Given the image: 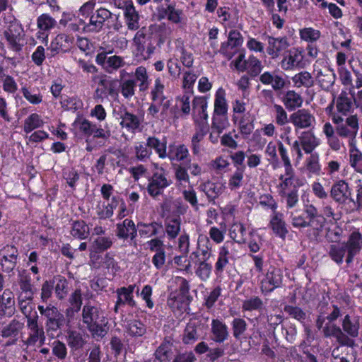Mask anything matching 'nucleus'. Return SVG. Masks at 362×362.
<instances>
[{
    "label": "nucleus",
    "mask_w": 362,
    "mask_h": 362,
    "mask_svg": "<svg viewBox=\"0 0 362 362\" xmlns=\"http://www.w3.org/2000/svg\"><path fill=\"white\" fill-rule=\"evenodd\" d=\"M290 219L293 228H310L317 232L321 231L325 223V218L318 214L317 208L313 204L305 205L302 214L291 212Z\"/></svg>",
    "instance_id": "nucleus-1"
},
{
    "label": "nucleus",
    "mask_w": 362,
    "mask_h": 362,
    "mask_svg": "<svg viewBox=\"0 0 362 362\" xmlns=\"http://www.w3.org/2000/svg\"><path fill=\"white\" fill-rule=\"evenodd\" d=\"M164 90L165 86L163 81L160 77H157L151 90V102L147 110L148 114L153 118H165L168 110L171 105V100H169L164 95Z\"/></svg>",
    "instance_id": "nucleus-2"
},
{
    "label": "nucleus",
    "mask_w": 362,
    "mask_h": 362,
    "mask_svg": "<svg viewBox=\"0 0 362 362\" xmlns=\"http://www.w3.org/2000/svg\"><path fill=\"white\" fill-rule=\"evenodd\" d=\"M82 322L93 337H103L107 333L103 327L107 323L104 313L97 305L85 304L82 308Z\"/></svg>",
    "instance_id": "nucleus-3"
},
{
    "label": "nucleus",
    "mask_w": 362,
    "mask_h": 362,
    "mask_svg": "<svg viewBox=\"0 0 362 362\" xmlns=\"http://www.w3.org/2000/svg\"><path fill=\"white\" fill-rule=\"evenodd\" d=\"M37 309L40 315L45 319V325L47 334L54 338V334L64 326L66 317L56 306L50 303L46 307L39 305Z\"/></svg>",
    "instance_id": "nucleus-4"
},
{
    "label": "nucleus",
    "mask_w": 362,
    "mask_h": 362,
    "mask_svg": "<svg viewBox=\"0 0 362 362\" xmlns=\"http://www.w3.org/2000/svg\"><path fill=\"white\" fill-rule=\"evenodd\" d=\"M119 81L110 77L101 78L96 88L93 98L100 103L109 100V98L116 100L119 96Z\"/></svg>",
    "instance_id": "nucleus-5"
},
{
    "label": "nucleus",
    "mask_w": 362,
    "mask_h": 362,
    "mask_svg": "<svg viewBox=\"0 0 362 362\" xmlns=\"http://www.w3.org/2000/svg\"><path fill=\"white\" fill-rule=\"evenodd\" d=\"M175 185L177 188H186L187 185L190 183V177L188 170L193 176H199L202 174V168L198 163H191L190 160L186 165L182 163L173 164Z\"/></svg>",
    "instance_id": "nucleus-6"
},
{
    "label": "nucleus",
    "mask_w": 362,
    "mask_h": 362,
    "mask_svg": "<svg viewBox=\"0 0 362 362\" xmlns=\"http://www.w3.org/2000/svg\"><path fill=\"white\" fill-rule=\"evenodd\" d=\"M283 272L279 268L270 266L266 272L262 273L260 278V290L267 295L283 285Z\"/></svg>",
    "instance_id": "nucleus-7"
},
{
    "label": "nucleus",
    "mask_w": 362,
    "mask_h": 362,
    "mask_svg": "<svg viewBox=\"0 0 362 362\" xmlns=\"http://www.w3.org/2000/svg\"><path fill=\"white\" fill-rule=\"evenodd\" d=\"M162 172H155L148 180L147 192L148 194L156 198L161 195L163 190L172 184V180L167 177L163 168Z\"/></svg>",
    "instance_id": "nucleus-8"
},
{
    "label": "nucleus",
    "mask_w": 362,
    "mask_h": 362,
    "mask_svg": "<svg viewBox=\"0 0 362 362\" xmlns=\"http://www.w3.org/2000/svg\"><path fill=\"white\" fill-rule=\"evenodd\" d=\"M305 65L303 50L298 47H292L288 49L281 62V66L285 71L303 69Z\"/></svg>",
    "instance_id": "nucleus-9"
},
{
    "label": "nucleus",
    "mask_w": 362,
    "mask_h": 362,
    "mask_svg": "<svg viewBox=\"0 0 362 362\" xmlns=\"http://www.w3.org/2000/svg\"><path fill=\"white\" fill-rule=\"evenodd\" d=\"M330 197L338 204H346L349 202H354L351 189L344 180H340L332 185Z\"/></svg>",
    "instance_id": "nucleus-10"
},
{
    "label": "nucleus",
    "mask_w": 362,
    "mask_h": 362,
    "mask_svg": "<svg viewBox=\"0 0 362 362\" xmlns=\"http://www.w3.org/2000/svg\"><path fill=\"white\" fill-rule=\"evenodd\" d=\"M296 131L302 129H312L315 124V117L308 109H300L289 117Z\"/></svg>",
    "instance_id": "nucleus-11"
},
{
    "label": "nucleus",
    "mask_w": 362,
    "mask_h": 362,
    "mask_svg": "<svg viewBox=\"0 0 362 362\" xmlns=\"http://www.w3.org/2000/svg\"><path fill=\"white\" fill-rule=\"evenodd\" d=\"M207 100L206 97H195L192 101L193 121L195 127L199 125L209 127L207 114Z\"/></svg>",
    "instance_id": "nucleus-12"
},
{
    "label": "nucleus",
    "mask_w": 362,
    "mask_h": 362,
    "mask_svg": "<svg viewBox=\"0 0 362 362\" xmlns=\"http://www.w3.org/2000/svg\"><path fill=\"white\" fill-rule=\"evenodd\" d=\"M116 236L119 240H129L130 244L136 245V238L137 236V225L129 218L116 224Z\"/></svg>",
    "instance_id": "nucleus-13"
},
{
    "label": "nucleus",
    "mask_w": 362,
    "mask_h": 362,
    "mask_svg": "<svg viewBox=\"0 0 362 362\" xmlns=\"http://www.w3.org/2000/svg\"><path fill=\"white\" fill-rule=\"evenodd\" d=\"M232 120L238 126L241 137L247 139L255 129V116L248 111L241 117L232 116Z\"/></svg>",
    "instance_id": "nucleus-14"
},
{
    "label": "nucleus",
    "mask_w": 362,
    "mask_h": 362,
    "mask_svg": "<svg viewBox=\"0 0 362 362\" xmlns=\"http://www.w3.org/2000/svg\"><path fill=\"white\" fill-rule=\"evenodd\" d=\"M343 244L347 250L346 262L349 264L362 249V234L358 230L353 231Z\"/></svg>",
    "instance_id": "nucleus-15"
},
{
    "label": "nucleus",
    "mask_w": 362,
    "mask_h": 362,
    "mask_svg": "<svg viewBox=\"0 0 362 362\" xmlns=\"http://www.w3.org/2000/svg\"><path fill=\"white\" fill-rule=\"evenodd\" d=\"M120 126L131 133H135L141 130V126L144 122V115H135L127 109L120 112Z\"/></svg>",
    "instance_id": "nucleus-16"
},
{
    "label": "nucleus",
    "mask_w": 362,
    "mask_h": 362,
    "mask_svg": "<svg viewBox=\"0 0 362 362\" xmlns=\"http://www.w3.org/2000/svg\"><path fill=\"white\" fill-rule=\"evenodd\" d=\"M112 16V13L105 8H100L90 16V22L85 25L86 32L98 33L104 26L105 22Z\"/></svg>",
    "instance_id": "nucleus-17"
},
{
    "label": "nucleus",
    "mask_w": 362,
    "mask_h": 362,
    "mask_svg": "<svg viewBox=\"0 0 362 362\" xmlns=\"http://www.w3.org/2000/svg\"><path fill=\"white\" fill-rule=\"evenodd\" d=\"M3 253L0 260L2 271L6 273L11 272L16 267L18 259V250L13 245H6L1 250Z\"/></svg>",
    "instance_id": "nucleus-18"
},
{
    "label": "nucleus",
    "mask_w": 362,
    "mask_h": 362,
    "mask_svg": "<svg viewBox=\"0 0 362 362\" xmlns=\"http://www.w3.org/2000/svg\"><path fill=\"white\" fill-rule=\"evenodd\" d=\"M322 332L325 338H335L338 344H354V341L345 334L334 322L328 321L325 323Z\"/></svg>",
    "instance_id": "nucleus-19"
},
{
    "label": "nucleus",
    "mask_w": 362,
    "mask_h": 362,
    "mask_svg": "<svg viewBox=\"0 0 362 362\" xmlns=\"http://www.w3.org/2000/svg\"><path fill=\"white\" fill-rule=\"evenodd\" d=\"M175 341L171 336L165 337L154 352V357L159 362H170L174 356Z\"/></svg>",
    "instance_id": "nucleus-20"
},
{
    "label": "nucleus",
    "mask_w": 362,
    "mask_h": 362,
    "mask_svg": "<svg viewBox=\"0 0 362 362\" xmlns=\"http://www.w3.org/2000/svg\"><path fill=\"white\" fill-rule=\"evenodd\" d=\"M354 346V344H339L332 351V362H355Z\"/></svg>",
    "instance_id": "nucleus-21"
},
{
    "label": "nucleus",
    "mask_w": 362,
    "mask_h": 362,
    "mask_svg": "<svg viewBox=\"0 0 362 362\" xmlns=\"http://www.w3.org/2000/svg\"><path fill=\"white\" fill-rule=\"evenodd\" d=\"M358 121L356 115H351L345 119L344 123L337 126L336 132L338 136L354 139L358 131Z\"/></svg>",
    "instance_id": "nucleus-22"
},
{
    "label": "nucleus",
    "mask_w": 362,
    "mask_h": 362,
    "mask_svg": "<svg viewBox=\"0 0 362 362\" xmlns=\"http://www.w3.org/2000/svg\"><path fill=\"white\" fill-rule=\"evenodd\" d=\"M199 189L206 194L209 202H214L215 199L223 193L226 185L222 182L206 181L200 184Z\"/></svg>",
    "instance_id": "nucleus-23"
},
{
    "label": "nucleus",
    "mask_w": 362,
    "mask_h": 362,
    "mask_svg": "<svg viewBox=\"0 0 362 362\" xmlns=\"http://www.w3.org/2000/svg\"><path fill=\"white\" fill-rule=\"evenodd\" d=\"M209 127L199 125L194 126V133L191 139V149L194 155L197 156L202 151L206 150L204 146V138L209 132Z\"/></svg>",
    "instance_id": "nucleus-24"
},
{
    "label": "nucleus",
    "mask_w": 362,
    "mask_h": 362,
    "mask_svg": "<svg viewBox=\"0 0 362 362\" xmlns=\"http://www.w3.org/2000/svg\"><path fill=\"white\" fill-rule=\"evenodd\" d=\"M73 40L72 36L64 33L59 34L52 40L47 49L50 51L52 57L59 52H65L72 44Z\"/></svg>",
    "instance_id": "nucleus-25"
},
{
    "label": "nucleus",
    "mask_w": 362,
    "mask_h": 362,
    "mask_svg": "<svg viewBox=\"0 0 362 362\" xmlns=\"http://www.w3.org/2000/svg\"><path fill=\"white\" fill-rule=\"evenodd\" d=\"M211 339L218 344L223 343L229 337L228 328L221 319H212L211 324Z\"/></svg>",
    "instance_id": "nucleus-26"
},
{
    "label": "nucleus",
    "mask_w": 362,
    "mask_h": 362,
    "mask_svg": "<svg viewBox=\"0 0 362 362\" xmlns=\"http://www.w3.org/2000/svg\"><path fill=\"white\" fill-rule=\"evenodd\" d=\"M203 324L199 319H191L184 330L182 341L185 344H192L199 338V332Z\"/></svg>",
    "instance_id": "nucleus-27"
},
{
    "label": "nucleus",
    "mask_w": 362,
    "mask_h": 362,
    "mask_svg": "<svg viewBox=\"0 0 362 362\" xmlns=\"http://www.w3.org/2000/svg\"><path fill=\"white\" fill-rule=\"evenodd\" d=\"M259 81L264 85H270L275 91L281 90L286 84L283 75L277 71L264 72L259 76Z\"/></svg>",
    "instance_id": "nucleus-28"
},
{
    "label": "nucleus",
    "mask_w": 362,
    "mask_h": 362,
    "mask_svg": "<svg viewBox=\"0 0 362 362\" xmlns=\"http://www.w3.org/2000/svg\"><path fill=\"white\" fill-rule=\"evenodd\" d=\"M163 230L161 222L153 221L151 223L138 222L137 233L141 238H148L156 236Z\"/></svg>",
    "instance_id": "nucleus-29"
},
{
    "label": "nucleus",
    "mask_w": 362,
    "mask_h": 362,
    "mask_svg": "<svg viewBox=\"0 0 362 362\" xmlns=\"http://www.w3.org/2000/svg\"><path fill=\"white\" fill-rule=\"evenodd\" d=\"M341 329L349 338L358 336L360 329V319L358 316L346 315L342 319Z\"/></svg>",
    "instance_id": "nucleus-30"
},
{
    "label": "nucleus",
    "mask_w": 362,
    "mask_h": 362,
    "mask_svg": "<svg viewBox=\"0 0 362 362\" xmlns=\"http://www.w3.org/2000/svg\"><path fill=\"white\" fill-rule=\"evenodd\" d=\"M135 288V284H130L127 287L123 286L117 288L116 294L118 304H122L123 305H127L131 308L136 307L137 304L133 296Z\"/></svg>",
    "instance_id": "nucleus-31"
},
{
    "label": "nucleus",
    "mask_w": 362,
    "mask_h": 362,
    "mask_svg": "<svg viewBox=\"0 0 362 362\" xmlns=\"http://www.w3.org/2000/svg\"><path fill=\"white\" fill-rule=\"evenodd\" d=\"M192 299V296L172 292L168 298L167 304L173 311L185 310L191 303Z\"/></svg>",
    "instance_id": "nucleus-32"
},
{
    "label": "nucleus",
    "mask_w": 362,
    "mask_h": 362,
    "mask_svg": "<svg viewBox=\"0 0 362 362\" xmlns=\"http://www.w3.org/2000/svg\"><path fill=\"white\" fill-rule=\"evenodd\" d=\"M18 284L20 288L18 294L30 296L35 294L37 289L32 283L30 274L26 270H23L18 273Z\"/></svg>",
    "instance_id": "nucleus-33"
},
{
    "label": "nucleus",
    "mask_w": 362,
    "mask_h": 362,
    "mask_svg": "<svg viewBox=\"0 0 362 362\" xmlns=\"http://www.w3.org/2000/svg\"><path fill=\"white\" fill-rule=\"evenodd\" d=\"M288 46L289 43L286 37H274L268 36L267 53L273 58L277 57L280 52L285 50Z\"/></svg>",
    "instance_id": "nucleus-34"
},
{
    "label": "nucleus",
    "mask_w": 362,
    "mask_h": 362,
    "mask_svg": "<svg viewBox=\"0 0 362 362\" xmlns=\"http://www.w3.org/2000/svg\"><path fill=\"white\" fill-rule=\"evenodd\" d=\"M124 16L129 30H136L139 28V16L132 1L125 4Z\"/></svg>",
    "instance_id": "nucleus-35"
},
{
    "label": "nucleus",
    "mask_w": 362,
    "mask_h": 362,
    "mask_svg": "<svg viewBox=\"0 0 362 362\" xmlns=\"http://www.w3.org/2000/svg\"><path fill=\"white\" fill-rule=\"evenodd\" d=\"M283 216V214L274 211L270 220L269 225L276 235L282 239H285L288 230Z\"/></svg>",
    "instance_id": "nucleus-36"
},
{
    "label": "nucleus",
    "mask_w": 362,
    "mask_h": 362,
    "mask_svg": "<svg viewBox=\"0 0 362 362\" xmlns=\"http://www.w3.org/2000/svg\"><path fill=\"white\" fill-rule=\"evenodd\" d=\"M316 78L323 90H329L334 84L336 75L333 69L325 67L317 71Z\"/></svg>",
    "instance_id": "nucleus-37"
},
{
    "label": "nucleus",
    "mask_w": 362,
    "mask_h": 362,
    "mask_svg": "<svg viewBox=\"0 0 362 362\" xmlns=\"http://www.w3.org/2000/svg\"><path fill=\"white\" fill-rule=\"evenodd\" d=\"M189 156V150L185 144L169 145L167 158H168L171 162H182L187 159Z\"/></svg>",
    "instance_id": "nucleus-38"
},
{
    "label": "nucleus",
    "mask_w": 362,
    "mask_h": 362,
    "mask_svg": "<svg viewBox=\"0 0 362 362\" xmlns=\"http://www.w3.org/2000/svg\"><path fill=\"white\" fill-rule=\"evenodd\" d=\"M298 139L303 150L305 153H313V151L320 145V139L312 132H303Z\"/></svg>",
    "instance_id": "nucleus-39"
},
{
    "label": "nucleus",
    "mask_w": 362,
    "mask_h": 362,
    "mask_svg": "<svg viewBox=\"0 0 362 362\" xmlns=\"http://www.w3.org/2000/svg\"><path fill=\"white\" fill-rule=\"evenodd\" d=\"M303 102L302 96L294 90H288L283 98V103L289 111L295 110L301 107Z\"/></svg>",
    "instance_id": "nucleus-40"
},
{
    "label": "nucleus",
    "mask_w": 362,
    "mask_h": 362,
    "mask_svg": "<svg viewBox=\"0 0 362 362\" xmlns=\"http://www.w3.org/2000/svg\"><path fill=\"white\" fill-rule=\"evenodd\" d=\"M181 228V218L179 216L169 217L165 221V229L168 238L174 240L178 235Z\"/></svg>",
    "instance_id": "nucleus-41"
},
{
    "label": "nucleus",
    "mask_w": 362,
    "mask_h": 362,
    "mask_svg": "<svg viewBox=\"0 0 362 362\" xmlns=\"http://www.w3.org/2000/svg\"><path fill=\"white\" fill-rule=\"evenodd\" d=\"M165 42V39L160 34L151 33L148 37V44L145 45V51L141 54L144 59L149 58L155 52L156 47H160Z\"/></svg>",
    "instance_id": "nucleus-42"
},
{
    "label": "nucleus",
    "mask_w": 362,
    "mask_h": 362,
    "mask_svg": "<svg viewBox=\"0 0 362 362\" xmlns=\"http://www.w3.org/2000/svg\"><path fill=\"white\" fill-rule=\"evenodd\" d=\"M34 296H26L23 294H18L17 296V305L20 311L25 315V317L31 315L34 308L33 304Z\"/></svg>",
    "instance_id": "nucleus-43"
},
{
    "label": "nucleus",
    "mask_w": 362,
    "mask_h": 362,
    "mask_svg": "<svg viewBox=\"0 0 362 362\" xmlns=\"http://www.w3.org/2000/svg\"><path fill=\"white\" fill-rule=\"evenodd\" d=\"M246 229L244 225L240 222L233 223L229 229V235L233 242L238 244L246 243Z\"/></svg>",
    "instance_id": "nucleus-44"
},
{
    "label": "nucleus",
    "mask_w": 362,
    "mask_h": 362,
    "mask_svg": "<svg viewBox=\"0 0 362 362\" xmlns=\"http://www.w3.org/2000/svg\"><path fill=\"white\" fill-rule=\"evenodd\" d=\"M151 30V27H142L136 30L137 31L133 38V42L136 47V50L141 54L145 51V43L148 41V37L151 36V33H149Z\"/></svg>",
    "instance_id": "nucleus-45"
},
{
    "label": "nucleus",
    "mask_w": 362,
    "mask_h": 362,
    "mask_svg": "<svg viewBox=\"0 0 362 362\" xmlns=\"http://www.w3.org/2000/svg\"><path fill=\"white\" fill-rule=\"evenodd\" d=\"M346 253L347 254V250L343 243L331 244L329 247L328 255L332 260L337 264L343 263Z\"/></svg>",
    "instance_id": "nucleus-46"
},
{
    "label": "nucleus",
    "mask_w": 362,
    "mask_h": 362,
    "mask_svg": "<svg viewBox=\"0 0 362 362\" xmlns=\"http://www.w3.org/2000/svg\"><path fill=\"white\" fill-rule=\"evenodd\" d=\"M71 234L75 238L84 240L90 234L89 227L83 220L75 221L71 226Z\"/></svg>",
    "instance_id": "nucleus-47"
},
{
    "label": "nucleus",
    "mask_w": 362,
    "mask_h": 362,
    "mask_svg": "<svg viewBox=\"0 0 362 362\" xmlns=\"http://www.w3.org/2000/svg\"><path fill=\"white\" fill-rule=\"evenodd\" d=\"M146 144L149 149H154L160 158H167L166 142H161L156 136H148L146 139Z\"/></svg>",
    "instance_id": "nucleus-48"
},
{
    "label": "nucleus",
    "mask_w": 362,
    "mask_h": 362,
    "mask_svg": "<svg viewBox=\"0 0 362 362\" xmlns=\"http://www.w3.org/2000/svg\"><path fill=\"white\" fill-rule=\"evenodd\" d=\"M23 324L13 319L7 325L4 326L1 332L3 338L16 337L23 329Z\"/></svg>",
    "instance_id": "nucleus-49"
},
{
    "label": "nucleus",
    "mask_w": 362,
    "mask_h": 362,
    "mask_svg": "<svg viewBox=\"0 0 362 362\" xmlns=\"http://www.w3.org/2000/svg\"><path fill=\"white\" fill-rule=\"evenodd\" d=\"M233 337L240 340L247 329L246 321L241 317H235L230 323Z\"/></svg>",
    "instance_id": "nucleus-50"
},
{
    "label": "nucleus",
    "mask_w": 362,
    "mask_h": 362,
    "mask_svg": "<svg viewBox=\"0 0 362 362\" xmlns=\"http://www.w3.org/2000/svg\"><path fill=\"white\" fill-rule=\"evenodd\" d=\"M113 245V239L110 236H98L90 244V247L95 252H103L110 249Z\"/></svg>",
    "instance_id": "nucleus-51"
},
{
    "label": "nucleus",
    "mask_w": 362,
    "mask_h": 362,
    "mask_svg": "<svg viewBox=\"0 0 362 362\" xmlns=\"http://www.w3.org/2000/svg\"><path fill=\"white\" fill-rule=\"evenodd\" d=\"M66 342L68 346L74 351L81 349L85 344L82 334L76 330L67 332Z\"/></svg>",
    "instance_id": "nucleus-52"
},
{
    "label": "nucleus",
    "mask_w": 362,
    "mask_h": 362,
    "mask_svg": "<svg viewBox=\"0 0 362 362\" xmlns=\"http://www.w3.org/2000/svg\"><path fill=\"white\" fill-rule=\"evenodd\" d=\"M292 81L297 88H310L314 84L311 74L308 71H301L292 77Z\"/></svg>",
    "instance_id": "nucleus-53"
},
{
    "label": "nucleus",
    "mask_w": 362,
    "mask_h": 362,
    "mask_svg": "<svg viewBox=\"0 0 362 362\" xmlns=\"http://www.w3.org/2000/svg\"><path fill=\"white\" fill-rule=\"evenodd\" d=\"M218 255L230 262L235 261L238 258V253L235 250V243L230 240L226 241L223 246L220 247Z\"/></svg>",
    "instance_id": "nucleus-54"
},
{
    "label": "nucleus",
    "mask_w": 362,
    "mask_h": 362,
    "mask_svg": "<svg viewBox=\"0 0 362 362\" xmlns=\"http://www.w3.org/2000/svg\"><path fill=\"white\" fill-rule=\"evenodd\" d=\"M43 124L44 122L41 117L37 113H32L25 119L23 131L28 134L35 129L42 127Z\"/></svg>",
    "instance_id": "nucleus-55"
},
{
    "label": "nucleus",
    "mask_w": 362,
    "mask_h": 362,
    "mask_svg": "<svg viewBox=\"0 0 362 362\" xmlns=\"http://www.w3.org/2000/svg\"><path fill=\"white\" fill-rule=\"evenodd\" d=\"M126 328L128 334L133 337H142L146 332L145 325L136 320L128 322Z\"/></svg>",
    "instance_id": "nucleus-56"
},
{
    "label": "nucleus",
    "mask_w": 362,
    "mask_h": 362,
    "mask_svg": "<svg viewBox=\"0 0 362 362\" xmlns=\"http://www.w3.org/2000/svg\"><path fill=\"white\" fill-rule=\"evenodd\" d=\"M295 177V170L294 168H286L284 169V174L279 176V192H288L287 189L289 186L293 184Z\"/></svg>",
    "instance_id": "nucleus-57"
},
{
    "label": "nucleus",
    "mask_w": 362,
    "mask_h": 362,
    "mask_svg": "<svg viewBox=\"0 0 362 362\" xmlns=\"http://www.w3.org/2000/svg\"><path fill=\"white\" fill-rule=\"evenodd\" d=\"M263 301L258 296H252L243 301L242 310L248 311H261L263 308Z\"/></svg>",
    "instance_id": "nucleus-58"
},
{
    "label": "nucleus",
    "mask_w": 362,
    "mask_h": 362,
    "mask_svg": "<svg viewBox=\"0 0 362 362\" xmlns=\"http://www.w3.org/2000/svg\"><path fill=\"white\" fill-rule=\"evenodd\" d=\"M134 150L135 158L141 162L147 161L152 154V151L144 142H137L134 147Z\"/></svg>",
    "instance_id": "nucleus-59"
},
{
    "label": "nucleus",
    "mask_w": 362,
    "mask_h": 362,
    "mask_svg": "<svg viewBox=\"0 0 362 362\" xmlns=\"http://www.w3.org/2000/svg\"><path fill=\"white\" fill-rule=\"evenodd\" d=\"M21 91L23 97L33 105H38L42 101V95L38 90L23 86Z\"/></svg>",
    "instance_id": "nucleus-60"
},
{
    "label": "nucleus",
    "mask_w": 362,
    "mask_h": 362,
    "mask_svg": "<svg viewBox=\"0 0 362 362\" xmlns=\"http://www.w3.org/2000/svg\"><path fill=\"white\" fill-rule=\"evenodd\" d=\"M246 244L251 252L256 253L259 251L262 245V239L256 230H252L249 233L248 238H246Z\"/></svg>",
    "instance_id": "nucleus-61"
},
{
    "label": "nucleus",
    "mask_w": 362,
    "mask_h": 362,
    "mask_svg": "<svg viewBox=\"0 0 362 362\" xmlns=\"http://www.w3.org/2000/svg\"><path fill=\"white\" fill-rule=\"evenodd\" d=\"M246 167H240L231 175L228 180V187L231 191L238 189L243 185Z\"/></svg>",
    "instance_id": "nucleus-62"
},
{
    "label": "nucleus",
    "mask_w": 362,
    "mask_h": 362,
    "mask_svg": "<svg viewBox=\"0 0 362 362\" xmlns=\"http://www.w3.org/2000/svg\"><path fill=\"white\" fill-rule=\"evenodd\" d=\"M207 261L197 260L196 262L197 268L196 269L195 274L202 281H206L210 277L212 271V265Z\"/></svg>",
    "instance_id": "nucleus-63"
},
{
    "label": "nucleus",
    "mask_w": 362,
    "mask_h": 362,
    "mask_svg": "<svg viewBox=\"0 0 362 362\" xmlns=\"http://www.w3.org/2000/svg\"><path fill=\"white\" fill-rule=\"evenodd\" d=\"M349 163L355 171L362 174V153L356 147L349 150Z\"/></svg>",
    "instance_id": "nucleus-64"
}]
</instances>
